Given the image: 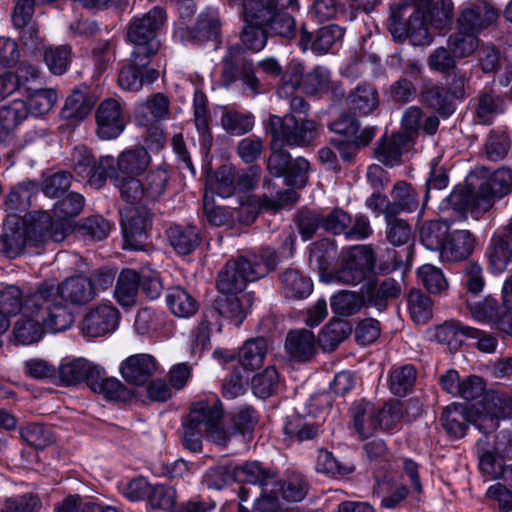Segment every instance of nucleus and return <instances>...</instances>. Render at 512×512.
Masks as SVG:
<instances>
[{"instance_id":"56","label":"nucleus","mask_w":512,"mask_h":512,"mask_svg":"<svg viewBox=\"0 0 512 512\" xmlns=\"http://www.w3.org/2000/svg\"><path fill=\"white\" fill-rule=\"evenodd\" d=\"M408 309L416 324H425L432 317V301L420 290H413L408 296Z\"/></svg>"},{"instance_id":"53","label":"nucleus","mask_w":512,"mask_h":512,"mask_svg":"<svg viewBox=\"0 0 512 512\" xmlns=\"http://www.w3.org/2000/svg\"><path fill=\"white\" fill-rule=\"evenodd\" d=\"M90 111L91 104L85 93L75 90L67 97L61 115L66 120L79 121L84 119Z\"/></svg>"},{"instance_id":"44","label":"nucleus","mask_w":512,"mask_h":512,"mask_svg":"<svg viewBox=\"0 0 512 512\" xmlns=\"http://www.w3.org/2000/svg\"><path fill=\"white\" fill-rule=\"evenodd\" d=\"M351 110L361 115H367L378 105L376 90L367 84L359 85L348 98Z\"/></svg>"},{"instance_id":"15","label":"nucleus","mask_w":512,"mask_h":512,"mask_svg":"<svg viewBox=\"0 0 512 512\" xmlns=\"http://www.w3.org/2000/svg\"><path fill=\"white\" fill-rule=\"evenodd\" d=\"M119 313L116 308L108 304H101L86 314L81 331L89 338L101 337L116 330Z\"/></svg>"},{"instance_id":"9","label":"nucleus","mask_w":512,"mask_h":512,"mask_svg":"<svg viewBox=\"0 0 512 512\" xmlns=\"http://www.w3.org/2000/svg\"><path fill=\"white\" fill-rule=\"evenodd\" d=\"M269 129L276 140L294 146H306L318 134L315 121L295 115H285L283 118L270 116Z\"/></svg>"},{"instance_id":"64","label":"nucleus","mask_w":512,"mask_h":512,"mask_svg":"<svg viewBox=\"0 0 512 512\" xmlns=\"http://www.w3.org/2000/svg\"><path fill=\"white\" fill-rule=\"evenodd\" d=\"M465 328H469V326L463 325L458 321H447L435 329V340L438 343L447 345L449 348H455L461 344V337L465 336Z\"/></svg>"},{"instance_id":"28","label":"nucleus","mask_w":512,"mask_h":512,"mask_svg":"<svg viewBox=\"0 0 512 512\" xmlns=\"http://www.w3.org/2000/svg\"><path fill=\"white\" fill-rule=\"evenodd\" d=\"M285 348L292 358L309 360L316 351L314 334L305 329L291 331L286 337Z\"/></svg>"},{"instance_id":"3","label":"nucleus","mask_w":512,"mask_h":512,"mask_svg":"<svg viewBox=\"0 0 512 512\" xmlns=\"http://www.w3.org/2000/svg\"><path fill=\"white\" fill-rule=\"evenodd\" d=\"M512 174L507 168L495 171L492 176L479 184L477 190L470 186L456 187L451 194L445 198L440 209L457 211L459 218L465 219L469 213L473 219L478 220L484 213L489 211L496 198H502L511 192Z\"/></svg>"},{"instance_id":"13","label":"nucleus","mask_w":512,"mask_h":512,"mask_svg":"<svg viewBox=\"0 0 512 512\" xmlns=\"http://www.w3.org/2000/svg\"><path fill=\"white\" fill-rule=\"evenodd\" d=\"M101 372L102 367L84 357L67 356L58 365L56 379L64 386H73L85 381L91 387V382Z\"/></svg>"},{"instance_id":"17","label":"nucleus","mask_w":512,"mask_h":512,"mask_svg":"<svg viewBox=\"0 0 512 512\" xmlns=\"http://www.w3.org/2000/svg\"><path fill=\"white\" fill-rule=\"evenodd\" d=\"M497 18L498 13L492 6L484 1L474 0L462 10L457 25L460 29L478 34L492 25Z\"/></svg>"},{"instance_id":"33","label":"nucleus","mask_w":512,"mask_h":512,"mask_svg":"<svg viewBox=\"0 0 512 512\" xmlns=\"http://www.w3.org/2000/svg\"><path fill=\"white\" fill-rule=\"evenodd\" d=\"M166 305L176 317L188 318L197 311L195 299L183 288H170L165 296Z\"/></svg>"},{"instance_id":"21","label":"nucleus","mask_w":512,"mask_h":512,"mask_svg":"<svg viewBox=\"0 0 512 512\" xmlns=\"http://www.w3.org/2000/svg\"><path fill=\"white\" fill-rule=\"evenodd\" d=\"M389 31L394 38L399 40L403 37H408L413 45H429L433 39L427 23V16L419 9L409 17L405 29L399 28L396 20L394 18L391 19Z\"/></svg>"},{"instance_id":"58","label":"nucleus","mask_w":512,"mask_h":512,"mask_svg":"<svg viewBox=\"0 0 512 512\" xmlns=\"http://www.w3.org/2000/svg\"><path fill=\"white\" fill-rule=\"evenodd\" d=\"M302 89L311 95L325 93L330 87V72L327 68L318 66L305 76L301 74Z\"/></svg>"},{"instance_id":"16","label":"nucleus","mask_w":512,"mask_h":512,"mask_svg":"<svg viewBox=\"0 0 512 512\" xmlns=\"http://www.w3.org/2000/svg\"><path fill=\"white\" fill-rule=\"evenodd\" d=\"M159 370L156 359L146 353L134 354L124 359L119 367L123 379L132 385L142 386Z\"/></svg>"},{"instance_id":"47","label":"nucleus","mask_w":512,"mask_h":512,"mask_svg":"<svg viewBox=\"0 0 512 512\" xmlns=\"http://www.w3.org/2000/svg\"><path fill=\"white\" fill-rule=\"evenodd\" d=\"M37 189L33 181L23 182L14 187L6 201L8 215H18L17 212H24L31 204L32 193Z\"/></svg>"},{"instance_id":"29","label":"nucleus","mask_w":512,"mask_h":512,"mask_svg":"<svg viewBox=\"0 0 512 512\" xmlns=\"http://www.w3.org/2000/svg\"><path fill=\"white\" fill-rule=\"evenodd\" d=\"M94 392L102 394L107 400L127 402L134 398L135 392L133 389L127 388L117 378L104 377V370L101 374L95 377L91 382L90 387Z\"/></svg>"},{"instance_id":"24","label":"nucleus","mask_w":512,"mask_h":512,"mask_svg":"<svg viewBox=\"0 0 512 512\" xmlns=\"http://www.w3.org/2000/svg\"><path fill=\"white\" fill-rule=\"evenodd\" d=\"M343 35V28L334 24L320 28L314 37L302 29L299 45L303 50L310 48L315 54H325L342 40Z\"/></svg>"},{"instance_id":"5","label":"nucleus","mask_w":512,"mask_h":512,"mask_svg":"<svg viewBox=\"0 0 512 512\" xmlns=\"http://www.w3.org/2000/svg\"><path fill=\"white\" fill-rule=\"evenodd\" d=\"M278 256L271 248L263 249L259 254H249L237 260L228 261L219 273L217 288L224 295L242 292L247 282L264 277L276 268Z\"/></svg>"},{"instance_id":"61","label":"nucleus","mask_w":512,"mask_h":512,"mask_svg":"<svg viewBox=\"0 0 512 512\" xmlns=\"http://www.w3.org/2000/svg\"><path fill=\"white\" fill-rule=\"evenodd\" d=\"M220 28L219 15L216 10L208 9L198 17L192 37L198 40L215 38Z\"/></svg>"},{"instance_id":"41","label":"nucleus","mask_w":512,"mask_h":512,"mask_svg":"<svg viewBox=\"0 0 512 512\" xmlns=\"http://www.w3.org/2000/svg\"><path fill=\"white\" fill-rule=\"evenodd\" d=\"M448 48L456 58L469 57L478 48L477 34L457 26V31L448 39Z\"/></svg>"},{"instance_id":"42","label":"nucleus","mask_w":512,"mask_h":512,"mask_svg":"<svg viewBox=\"0 0 512 512\" xmlns=\"http://www.w3.org/2000/svg\"><path fill=\"white\" fill-rule=\"evenodd\" d=\"M477 453L480 471L491 480H499L506 465L502 464L498 453L490 450L482 439L477 443Z\"/></svg>"},{"instance_id":"18","label":"nucleus","mask_w":512,"mask_h":512,"mask_svg":"<svg viewBox=\"0 0 512 512\" xmlns=\"http://www.w3.org/2000/svg\"><path fill=\"white\" fill-rule=\"evenodd\" d=\"M150 59L151 57H147V62L141 64L136 61L132 51L131 63L123 67L119 72V87L124 91L137 92L145 83L154 82L159 77V71L148 66Z\"/></svg>"},{"instance_id":"39","label":"nucleus","mask_w":512,"mask_h":512,"mask_svg":"<svg viewBox=\"0 0 512 512\" xmlns=\"http://www.w3.org/2000/svg\"><path fill=\"white\" fill-rule=\"evenodd\" d=\"M354 427L361 438H368L377 429L376 409L368 402L352 408Z\"/></svg>"},{"instance_id":"32","label":"nucleus","mask_w":512,"mask_h":512,"mask_svg":"<svg viewBox=\"0 0 512 512\" xmlns=\"http://www.w3.org/2000/svg\"><path fill=\"white\" fill-rule=\"evenodd\" d=\"M140 276L131 269H124L117 280L114 296L123 307L135 305L139 289Z\"/></svg>"},{"instance_id":"25","label":"nucleus","mask_w":512,"mask_h":512,"mask_svg":"<svg viewBox=\"0 0 512 512\" xmlns=\"http://www.w3.org/2000/svg\"><path fill=\"white\" fill-rule=\"evenodd\" d=\"M169 99L157 93L146 101L137 103L135 107V119L138 125L149 127L163 119L169 114Z\"/></svg>"},{"instance_id":"63","label":"nucleus","mask_w":512,"mask_h":512,"mask_svg":"<svg viewBox=\"0 0 512 512\" xmlns=\"http://www.w3.org/2000/svg\"><path fill=\"white\" fill-rule=\"evenodd\" d=\"M364 304L363 297L351 291H341L331 298L332 310L341 316H350L359 311Z\"/></svg>"},{"instance_id":"55","label":"nucleus","mask_w":512,"mask_h":512,"mask_svg":"<svg viewBox=\"0 0 512 512\" xmlns=\"http://www.w3.org/2000/svg\"><path fill=\"white\" fill-rule=\"evenodd\" d=\"M471 317L479 323H496L500 321L501 311L494 298L486 297L477 303H467Z\"/></svg>"},{"instance_id":"6","label":"nucleus","mask_w":512,"mask_h":512,"mask_svg":"<svg viewBox=\"0 0 512 512\" xmlns=\"http://www.w3.org/2000/svg\"><path fill=\"white\" fill-rule=\"evenodd\" d=\"M32 315L38 317L50 333L63 332L74 322V315L57 295L56 280H45L36 285L26 304Z\"/></svg>"},{"instance_id":"38","label":"nucleus","mask_w":512,"mask_h":512,"mask_svg":"<svg viewBox=\"0 0 512 512\" xmlns=\"http://www.w3.org/2000/svg\"><path fill=\"white\" fill-rule=\"evenodd\" d=\"M448 230L449 223L446 220L426 222L420 229V241L426 249L440 252Z\"/></svg>"},{"instance_id":"11","label":"nucleus","mask_w":512,"mask_h":512,"mask_svg":"<svg viewBox=\"0 0 512 512\" xmlns=\"http://www.w3.org/2000/svg\"><path fill=\"white\" fill-rule=\"evenodd\" d=\"M149 221V211L144 206H128L121 210V226L125 249H143L147 240Z\"/></svg>"},{"instance_id":"34","label":"nucleus","mask_w":512,"mask_h":512,"mask_svg":"<svg viewBox=\"0 0 512 512\" xmlns=\"http://www.w3.org/2000/svg\"><path fill=\"white\" fill-rule=\"evenodd\" d=\"M280 279L282 292L288 298H306L313 290L312 281L297 270H286Z\"/></svg>"},{"instance_id":"30","label":"nucleus","mask_w":512,"mask_h":512,"mask_svg":"<svg viewBox=\"0 0 512 512\" xmlns=\"http://www.w3.org/2000/svg\"><path fill=\"white\" fill-rule=\"evenodd\" d=\"M84 204L85 199L79 193H70L65 198L58 201L54 206V217L56 219L53 220L51 217L52 226L49 229L53 231L56 229V227H59L62 223H65L69 227L66 232L67 235L71 231L70 219L80 214Z\"/></svg>"},{"instance_id":"52","label":"nucleus","mask_w":512,"mask_h":512,"mask_svg":"<svg viewBox=\"0 0 512 512\" xmlns=\"http://www.w3.org/2000/svg\"><path fill=\"white\" fill-rule=\"evenodd\" d=\"M28 117V108L24 100H14L0 109V126L6 131H13Z\"/></svg>"},{"instance_id":"8","label":"nucleus","mask_w":512,"mask_h":512,"mask_svg":"<svg viewBox=\"0 0 512 512\" xmlns=\"http://www.w3.org/2000/svg\"><path fill=\"white\" fill-rule=\"evenodd\" d=\"M234 479L258 486L259 498L255 500L253 512H276L278 500L274 497V488L277 486L275 474L261 467L258 462H249L233 468Z\"/></svg>"},{"instance_id":"62","label":"nucleus","mask_w":512,"mask_h":512,"mask_svg":"<svg viewBox=\"0 0 512 512\" xmlns=\"http://www.w3.org/2000/svg\"><path fill=\"white\" fill-rule=\"evenodd\" d=\"M281 492L284 500L288 502L301 501L306 493L307 487L303 478L299 475L289 477L284 483L277 479V486L274 488V497L279 501L277 494Z\"/></svg>"},{"instance_id":"20","label":"nucleus","mask_w":512,"mask_h":512,"mask_svg":"<svg viewBox=\"0 0 512 512\" xmlns=\"http://www.w3.org/2000/svg\"><path fill=\"white\" fill-rule=\"evenodd\" d=\"M57 295L75 305H84L96 296V288L91 278L76 275L66 278L60 284L56 282Z\"/></svg>"},{"instance_id":"2","label":"nucleus","mask_w":512,"mask_h":512,"mask_svg":"<svg viewBox=\"0 0 512 512\" xmlns=\"http://www.w3.org/2000/svg\"><path fill=\"white\" fill-rule=\"evenodd\" d=\"M5 233L1 240V249L9 258L17 257L27 244L38 246L49 240L62 242L69 229L62 223L55 230L52 226L51 215L46 211L21 215H7Z\"/></svg>"},{"instance_id":"23","label":"nucleus","mask_w":512,"mask_h":512,"mask_svg":"<svg viewBox=\"0 0 512 512\" xmlns=\"http://www.w3.org/2000/svg\"><path fill=\"white\" fill-rule=\"evenodd\" d=\"M474 246L475 237L469 230L448 232L440 251V258L447 262L461 261L472 253Z\"/></svg>"},{"instance_id":"27","label":"nucleus","mask_w":512,"mask_h":512,"mask_svg":"<svg viewBox=\"0 0 512 512\" xmlns=\"http://www.w3.org/2000/svg\"><path fill=\"white\" fill-rule=\"evenodd\" d=\"M32 293L33 290L24 296L23 291L17 285H0V309L9 316L20 312L22 315H32V310L25 307Z\"/></svg>"},{"instance_id":"40","label":"nucleus","mask_w":512,"mask_h":512,"mask_svg":"<svg viewBox=\"0 0 512 512\" xmlns=\"http://www.w3.org/2000/svg\"><path fill=\"white\" fill-rule=\"evenodd\" d=\"M221 127L231 135L240 136L249 132L253 127V117L242 114L227 107L220 108Z\"/></svg>"},{"instance_id":"7","label":"nucleus","mask_w":512,"mask_h":512,"mask_svg":"<svg viewBox=\"0 0 512 512\" xmlns=\"http://www.w3.org/2000/svg\"><path fill=\"white\" fill-rule=\"evenodd\" d=\"M165 21V11L160 7H155L131 20L127 38L134 45L133 52L137 62L143 64L147 62V57H152L157 53L160 47L157 35Z\"/></svg>"},{"instance_id":"45","label":"nucleus","mask_w":512,"mask_h":512,"mask_svg":"<svg viewBox=\"0 0 512 512\" xmlns=\"http://www.w3.org/2000/svg\"><path fill=\"white\" fill-rule=\"evenodd\" d=\"M511 256L512 250L509 248L507 240L500 236L493 237L487 250V257L492 273H502L506 269Z\"/></svg>"},{"instance_id":"57","label":"nucleus","mask_w":512,"mask_h":512,"mask_svg":"<svg viewBox=\"0 0 512 512\" xmlns=\"http://www.w3.org/2000/svg\"><path fill=\"white\" fill-rule=\"evenodd\" d=\"M164 323L162 314H158L150 308L141 309L135 318L134 327L138 334L149 337H158Z\"/></svg>"},{"instance_id":"14","label":"nucleus","mask_w":512,"mask_h":512,"mask_svg":"<svg viewBox=\"0 0 512 512\" xmlns=\"http://www.w3.org/2000/svg\"><path fill=\"white\" fill-rule=\"evenodd\" d=\"M97 135L102 140H112L125 129V119L118 100L108 98L98 106L95 114Z\"/></svg>"},{"instance_id":"49","label":"nucleus","mask_w":512,"mask_h":512,"mask_svg":"<svg viewBox=\"0 0 512 512\" xmlns=\"http://www.w3.org/2000/svg\"><path fill=\"white\" fill-rule=\"evenodd\" d=\"M57 101V94L52 89H36L30 92L25 101L28 116L39 117L48 113Z\"/></svg>"},{"instance_id":"43","label":"nucleus","mask_w":512,"mask_h":512,"mask_svg":"<svg viewBox=\"0 0 512 512\" xmlns=\"http://www.w3.org/2000/svg\"><path fill=\"white\" fill-rule=\"evenodd\" d=\"M252 391L258 398H268L277 392L280 386V376L274 366H269L252 378Z\"/></svg>"},{"instance_id":"26","label":"nucleus","mask_w":512,"mask_h":512,"mask_svg":"<svg viewBox=\"0 0 512 512\" xmlns=\"http://www.w3.org/2000/svg\"><path fill=\"white\" fill-rule=\"evenodd\" d=\"M412 145L410 135L396 133L379 145L376 157L383 164L392 167L400 162L402 154L408 152Z\"/></svg>"},{"instance_id":"31","label":"nucleus","mask_w":512,"mask_h":512,"mask_svg":"<svg viewBox=\"0 0 512 512\" xmlns=\"http://www.w3.org/2000/svg\"><path fill=\"white\" fill-rule=\"evenodd\" d=\"M168 240L178 254L187 255L198 246L200 235L195 226L174 225L168 230Z\"/></svg>"},{"instance_id":"48","label":"nucleus","mask_w":512,"mask_h":512,"mask_svg":"<svg viewBox=\"0 0 512 512\" xmlns=\"http://www.w3.org/2000/svg\"><path fill=\"white\" fill-rule=\"evenodd\" d=\"M249 306L250 297L248 295H242L241 297H229L227 295L225 299L219 302L218 310L222 316L239 326L245 319Z\"/></svg>"},{"instance_id":"54","label":"nucleus","mask_w":512,"mask_h":512,"mask_svg":"<svg viewBox=\"0 0 512 512\" xmlns=\"http://www.w3.org/2000/svg\"><path fill=\"white\" fill-rule=\"evenodd\" d=\"M203 212L207 221L213 226H227L232 228L236 225V218L232 213V208L215 206L208 192L204 194Z\"/></svg>"},{"instance_id":"22","label":"nucleus","mask_w":512,"mask_h":512,"mask_svg":"<svg viewBox=\"0 0 512 512\" xmlns=\"http://www.w3.org/2000/svg\"><path fill=\"white\" fill-rule=\"evenodd\" d=\"M70 162L75 173L82 178H88L92 187L99 189L104 184L105 170L100 169V160L96 164L94 156L86 146H76Z\"/></svg>"},{"instance_id":"51","label":"nucleus","mask_w":512,"mask_h":512,"mask_svg":"<svg viewBox=\"0 0 512 512\" xmlns=\"http://www.w3.org/2000/svg\"><path fill=\"white\" fill-rule=\"evenodd\" d=\"M114 186L120 191L122 198L133 206L144 196V185L136 176H108Z\"/></svg>"},{"instance_id":"4","label":"nucleus","mask_w":512,"mask_h":512,"mask_svg":"<svg viewBox=\"0 0 512 512\" xmlns=\"http://www.w3.org/2000/svg\"><path fill=\"white\" fill-rule=\"evenodd\" d=\"M222 415L221 403L215 396L195 402L183 424L184 446L192 452L200 451L203 433L213 443L224 446L230 433L221 424Z\"/></svg>"},{"instance_id":"37","label":"nucleus","mask_w":512,"mask_h":512,"mask_svg":"<svg viewBox=\"0 0 512 512\" xmlns=\"http://www.w3.org/2000/svg\"><path fill=\"white\" fill-rule=\"evenodd\" d=\"M245 23L267 24L276 10L275 0H243Z\"/></svg>"},{"instance_id":"36","label":"nucleus","mask_w":512,"mask_h":512,"mask_svg":"<svg viewBox=\"0 0 512 512\" xmlns=\"http://www.w3.org/2000/svg\"><path fill=\"white\" fill-rule=\"evenodd\" d=\"M393 201L386 206V215L393 216L402 211L411 212L417 208L418 201L413 188L405 183L398 182L392 191Z\"/></svg>"},{"instance_id":"12","label":"nucleus","mask_w":512,"mask_h":512,"mask_svg":"<svg viewBox=\"0 0 512 512\" xmlns=\"http://www.w3.org/2000/svg\"><path fill=\"white\" fill-rule=\"evenodd\" d=\"M373 265L374 256L371 250L364 246L352 247L336 271L335 279L342 284L356 285L367 277Z\"/></svg>"},{"instance_id":"59","label":"nucleus","mask_w":512,"mask_h":512,"mask_svg":"<svg viewBox=\"0 0 512 512\" xmlns=\"http://www.w3.org/2000/svg\"><path fill=\"white\" fill-rule=\"evenodd\" d=\"M416 370L411 365L394 368L390 374L389 386L393 394L404 396L413 387Z\"/></svg>"},{"instance_id":"60","label":"nucleus","mask_w":512,"mask_h":512,"mask_svg":"<svg viewBox=\"0 0 512 512\" xmlns=\"http://www.w3.org/2000/svg\"><path fill=\"white\" fill-rule=\"evenodd\" d=\"M209 189L216 192L220 197L227 198L233 195L236 190V171L230 165L221 166L216 174L214 181L210 182Z\"/></svg>"},{"instance_id":"19","label":"nucleus","mask_w":512,"mask_h":512,"mask_svg":"<svg viewBox=\"0 0 512 512\" xmlns=\"http://www.w3.org/2000/svg\"><path fill=\"white\" fill-rule=\"evenodd\" d=\"M40 78L39 69L29 63H21L16 72H5L0 75V101L13 93L24 89L29 92L33 83Z\"/></svg>"},{"instance_id":"50","label":"nucleus","mask_w":512,"mask_h":512,"mask_svg":"<svg viewBox=\"0 0 512 512\" xmlns=\"http://www.w3.org/2000/svg\"><path fill=\"white\" fill-rule=\"evenodd\" d=\"M417 276L424 288L431 294H438L448 288V281L442 270L432 264H424L417 270Z\"/></svg>"},{"instance_id":"1","label":"nucleus","mask_w":512,"mask_h":512,"mask_svg":"<svg viewBox=\"0 0 512 512\" xmlns=\"http://www.w3.org/2000/svg\"><path fill=\"white\" fill-rule=\"evenodd\" d=\"M512 414V396L497 391H488L480 403L469 410L460 403L445 407L441 421L444 429L456 438L465 435L467 424L472 423L479 431L487 434L498 428L499 420Z\"/></svg>"},{"instance_id":"46","label":"nucleus","mask_w":512,"mask_h":512,"mask_svg":"<svg viewBox=\"0 0 512 512\" xmlns=\"http://www.w3.org/2000/svg\"><path fill=\"white\" fill-rule=\"evenodd\" d=\"M267 349V341L262 337L248 340L239 352V361L245 368L254 369L263 363Z\"/></svg>"},{"instance_id":"35","label":"nucleus","mask_w":512,"mask_h":512,"mask_svg":"<svg viewBox=\"0 0 512 512\" xmlns=\"http://www.w3.org/2000/svg\"><path fill=\"white\" fill-rule=\"evenodd\" d=\"M44 330L38 317L34 319L30 318V315H22L14 325L13 336L17 343L31 345L42 339Z\"/></svg>"},{"instance_id":"10","label":"nucleus","mask_w":512,"mask_h":512,"mask_svg":"<svg viewBox=\"0 0 512 512\" xmlns=\"http://www.w3.org/2000/svg\"><path fill=\"white\" fill-rule=\"evenodd\" d=\"M151 157L146 148L128 149L115 160L112 156L100 158V169L107 176H140L150 164Z\"/></svg>"}]
</instances>
